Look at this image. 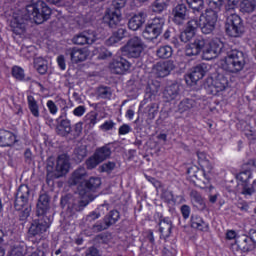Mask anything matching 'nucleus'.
Listing matches in <instances>:
<instances>
[{"mask_svg": "<svg viewBox=\"0 0 256 256\" xmlns=\"http://www.w3.org/2000/svg\"><path fill=\"white\" fill-rule=\"evenodd\" d=\"M145 21H147V13L139 12L138 14H134L128 21V28L131 31H138V29L143 27Z\"/></svg>", "mask_w": 256, "mask_h": 256, "instance_id": "24", "label": "nucleus"}, {"mask_svg": "<svg viewBox=\"0 0 256 256\" xmlns=\"http://www.w3.org/2000/svg\"><path fill=\"white\" fill-rule=\"evenodd\" d=\"M64 107L60 109V116L56 119V133L60 137H69L71 133V120L67 119V111H69V106L67 102L63 100Z\"/></svg>", "mask_w": 256, "mask_h": 256, "instance_id": "11", "label": "nucleus"}, {"mask_svg": "<svg viewBox=\"0 0 256 256\" xmlns=\"http://www.w3.org/2000/svg\"><path fill=\"white\" fill-rule=\"evenodd\" d=\"M11 76L13 77V79L19 81L20 83H27V81H31V77H27L25 75V69L18 65L12 66Z\"/></svg>", "mask_w": 256, "mask_h": 256, "instance_id": "30", "label": "nucleus"}, {"mask_svg": "<svg viewBox=\"0 0 256 256\" xmlns=\"http://www.w3.org/2000/svg\"><path fill=\"white\" fill-rule=\"evenodd\" d=\"M191 199H193L194 202L197 203V205H203L205 201L203 200V196H201V193L197 192V190H193L190 193Z\"/></svg>", "mask_w": 256, "mask_h": 256, "instance_id": "55", "label": "nucleus"}, {"mask_svg": "<svg viewBox=\"0 0 256 256\" xmlns=\"http://www.w3.org/2000/svg\"><path fill=\"white\" fill-rule=\"evenodd\" d=\"M85 256H101V253L95 246H91L86 250Z\"/></svg>", "mask_w": 256, "mask_h": 256, "instance_id": "61", "label": "nucleus"}, {"mask_svg": "<svg viewBox=\"0 0 256 256\" xmlns=\"http://www.w3.org/2000/svg\"><path fill=\"white\" fill-rule=\"evenodd\" d=\"M105 27H109V29H112L109 24L105 23L102 20L101 25L96 30H90V32L94 36V43L99 39H105L109 35V31ZM116 28L117 27H114L113 29Z\"/></svg>", "mask_w": 256, "mask_h": 256, "instance_id": "31", "label": "nucleus"}, {"mask_svg": "<svg viewBox=\"0 0 256 256\" xmlns=\"http://www.w3.org/2000/svg\"><path fill=\"white\" fill-rule=\"evenodd\" d=\"M221 51H223V44L216 41H211L209 42L208 47L204 50V56L210 55L206 57V60L211 61V59L218 57Z\"/></svg>", "mask_w": 256, "mask_h": 256, "instance_id": "26", "label": "nucleus"}, {"mask_svg": "<svg viewBox=\"0 0 256 256\" xmlns=\"http://www.w3.org/2000/svg\"><path fill=\"white\" fill-rule=\"evenodd\" d=\"M197 107V101L194 99L185 98L178 104L179 113H185L191 111V109Z\"/></svg>", "mask_w": 256, "mask_h": 256, "instance_id": "34", "label": "nucleus"}, {"mask_svg": "<svg viewBox=\"0 0 256 256\" xmlns=\"http://www.w3.org/2000/svg\"><path fill=\"white\" fill-rule=\"evenodd\" d=\"M69 169H71V163H69V158H67V155L58 156L55 167L56 179H59V177H65V175L69 173Z\"/></svg>", "mask_w": 256, "mask_h": 256, "instance_id": "20", "label": "nucleus"}, {"mask_svg": "<svg viewBox=\"0 0 256 256\" xmlns=\"http://www.w3.org/2000/svg\"><path fill=\"white\" fill-rule=\"evenodd\" d=\"M87 111V108H85V106H77L74 110H73V115L75 117H83V115H85Z\"/></svg>", "mask_w": 256, "mask_h": 256, "instance_id": "59", "label": "nucleus"}, {"mask_svg": "<svg viewBox=\"0 0 256 256\" xmlns=\"http://www.w3.org/2000/svg\"><path fill=\"white\" fill-rule=\"evenodd\" d=\"M207 73V64L201 63L192 68V71L185 76L186 84L190 87L197 85L198 81H201Z\"/></svg>", "mask_w": 256, "mask_h": 256, "instance_id": "13", "label": "nucleus"}, {"mask_svg": "<svg viewBox=\"0 0 256 256\" xmlns=\"http://www.w3.org/2000/svg\"><path fill=\"white\" fill-rule=\"evenodd\" d=\"M163 27H165V18L156 16L152 20L148 21L142 32V37H144L146 41H153L163 33Z\"/></svg>", "mask_w": 256, "mask_h": 256, "instance_id": "7", "label": "nucleus"}, {"mask_svg": "<svg viewBox=\"0 0 256 256\" xmlns=\"http://www.w3.org/2000/svg\"><path fill=\"white\" fill-rule=\"evenodd\" d=\"M105 45L107 47H113V45H117V43H119V41L117 40V38L112 34L108 39L105 40Z\"/></svg>", "mask_w": 256, "mask_h": 256, "instance_id": "63", "label": "nucleus"}, {"mask_svg": "<svg viewBox=\"0 0 256 256\" xmlns=\"http://www.w3.org/2000/svg\"><path fill=\"white\" fill-rule=\"evenodd\" d=\"M164 96L168 101H173V99H177L179 96V84H172L166 87L164 91Z\"/></svg>", "mask_w": 256, "mask_h": 256, "instance_id": "37", "label": "nucleus"}, {"mask_svg": "<svg viewBox=\"0 0 256 256\" xmlns=\"http://www.w3.org/2000/svg\"><path fill=\"white\" fill-rule=\"evenodd\" d=\"M173 229V222L169 217H160L159 222V232L160 233H167V235H171V231Z\"/></svg>", "mask_w": 256, "mask_h": 256, "instance_id": "33", "label": "nucleus"}, {"mask_svg": "<svg viewBox=\"0 0 256 256\" xmlns=\"http://www.w3.org/2000/svg\"><path fill=\"white\" fill-rule=\"evenodd\" d=\"M225 31L228 37H241L245 33V26L243 25L241 16L237 14L228 16L225 23Z\"/></svg>", "mask_w": 256, "mask_h": 256, "instance_id": "10", "label": "nucleus"}, {"mask_svg": "<svg viewBox=\"0 0 256 256\" xmlns=\"http://www.w3.org/2000/svg\"><path fill=\"white\" fill-rule=\"evenodd\" d=\"M87 175V170L83 167L77 168L70 178L68 179L69 185L72 187H77L79 195L85 196L88 193H95L99 187H101V178L99 177H90L88 180H85Z\"/></svg>", "mask_w": 256, "mask_h": 256, "instance_id": "2", "label": "nucleus"}, {"mask_svg": "<svg viewBox=\"0 0 256 256\" xmlns=\"http://www.w3.org/2000/svg\"><path fill=\"white\" fill-rule=\"evenodd\" d=\"M115 125L116 123L113 120H106L99 126V129L101 131H113V129H115Z\"/></svg>", "mask_w": 256, "mask_h": 256, "instance_id": "52", "label": "nucleus"}, {"mask_svg": "<svg viewBox=\"0 0 256 256\" xmlns=\"http://www.w3.org/2000/svg\"><path fill=\"white\" fill-rule=\"evenodd\" d=\"M51 13V7H49L45 1L38 0L26 5L25 20L33 19L36 25H41V23H45V21H49V19H51Z\"/></svg>", "mask_w": 256, "mask_h": 256, "instance_id": "5", "label": "nucleus"}, {"mask_svg": "<svg viewBox=\"0 0 256 256\" xmlns=\"http://www.w3.org/2000/svg\"><path fill=\"white\" fill-rule=\"evenodd\" d=\"M173 12V23L175 25H183L187 20V6L185 4H178Z\"/></svg>", "mask_w": 256, "mask_h": 256, "instance_id": "27", "label": "nucleus"}, {"mask_svg": "<svg viewBox=\"0 0 256 256\" xmlns=\"http://www.w3.org/2000/svg\"><path fill=\"white\" fill-rule=\"evenodd\" d=\"M46 106L48 108L50 115H57L59 108L57 107V104H55L53 100H48L46 103Z\"/></svg>", "mask_w": 256, "mask_h": 256, "instance_id": "57", "label": "nucleus"}, {"mask_svg": "<svg viewBox=\"0 0 256 256\" xmlns=\"http://www.w3.org/2000/svg\"><path fill=\"white\" fill-rule=\"evenodd\" d=\"M181 215L184 219V221H187L189 217H191V207L187 204H184L180 208Z\"/></svg>", "mask_w": 256, "mask_h": 256, "instance_id": "56", "label": "nucleus"}, {"mask_svg": "<svg viewBox=\"0 0 256 256\" xmlns=\"http://www.w3.org/2000/svg\"><path fill=\"white\" fill-rule=\"evenodd\" d=\"M34 68L40 75H45V73H47V69H49L47 61L43 59V57L34 59Z\"/></svg>", "mask_w": 256, "mask_h": 256, "instance_id": "39", "label": "nucleus"}, {"mask_svg": "<svg viewBox=\"0 0 256 256\" xmlns=\"http://www.w3.org/2000/svg\"><path fill=\"white\" fill-rule=\"evenodd\" d=\"M98 117H99V113H97L96 111H90L86 115L87 125L88 127H90V129H93V127H95V125L99 123Z\"/></svg>", "mask_w": 256, "mask_h": 256, "instance_id": "44", "label": "nucleus"}, {"mask_svg": "<svg viewBox=\"0 0 256 256\" xmlns=\"http://www.w3.org/2000/svg\"><path fill=\"white\" fill-rule=\"evenodd\" d=\"M197 158H198V165L200 167H206L208 171L210 169H213V165H211V162L209 161V159H207V153L197 152Z\"/></svg>", "mask_w": 256, "mask_h": 256, "instance_id": "43", "label": "nucleus"}, {"mask_svg": "<svg viewBox=\"0 0 256 256\" xmlns=\"http://www.w3.org/2000/svg\"><path fill=\"white\" fill-rule=\"evenodd\" d=\"M207 45V41L203 36H198L194 39V42L186 45L185 55L186 57H197L199 53L203 51L205 46Z\"/></svg>", "mask_w": 256, "mask_h": 256, "instance_id": "16", "label": "nucleus"}, {"mask_svg": "<svg viewBox=\"0 0 256 256\" xmlns=\"http://www.w3.org/2000/svg\"><path fill=\"white\" fill-rule=\"evenodd\" d=\"M67 55L70 56L72 63H83V61H87V57H89V50L87 48H77L72 47L67 50Z\"/></svg>", "mask_w": 256, "mask_h": 256, "instance_id": "21", "label": "nucleus"}, {"mask_svg": "<svg viewBox=\"0 0 256 256\" xmlns=\"http://www.w3.org/2000/svg\"><path fill=\"white\" fill-rule=\"evenodd\" d=\"M97 93L100 99H111L113 97V92L109 86H99Z\"/></svg>", "mask_w": 256, "mask_h": 256, "instance_id": "45", "label": "nucleus"}, {"mask_svg": "<svg viewBox=\"0 0 256 256\" xmlns=\"http://www.w3.org/2000/svg\"><path fill=\"white\" fill-rule=\"evenodd\" d=\"M57 65L61 71H65L67 69V63L65 61V56L63 54L59 55L56 59Z\"/></svg>", "mask_w": 256, "mask_h": 256, "instance_id": "58", "label": "nucleus"}, {"mask_svg": "<svg viewBox=\"0 0 256 256\" xmlns=\"http://www.w3.org/2000/svg\"><path fill=\"white\" fill-rule=\"evenodd\" d=\"M81 133H83V123L78 122L73 128L71 127L69 135H72V139H77L81 136Z\"/></svg>", "mask_w": 256, "mask_h": 256, "instance_id": "48", "label": "nucleus"}, {"mask_svg": "<svg viewBox=\"0 0 256 256\" xmlns=\"http://www.w3.org/2000/svg\"><path fill=\"white\" fill-rule=\"evenodd\" d=\"M93 231H96L97 233H100V231H105V229H109V226L104 222H97L92 227Z\"/></svg>", "mask_w": 256, "mask_h": 256, "instance_id": "60", "label": "nucleus"}, {"mask_svg": "<svg viewBox=\"0 0 256 256\" xmlns=\"http://www.w3.org/2000/svg\"><path fill=\"white\" fill-rule=\"evenodd\" d=\"M121 51L127 57L137 59L143 53V41L139 37H133L121 48Z\"/></svg>", "mask_w": 256, "mask_h": 256, "instance_id": "12", "label": "nucleus"}, {"mask_svg": "<svg viewBox=\"0 0 256 256\" xmlns=\"http://www.w3.org/2000/svg\"><path fill=\"white\" fill-rule=\"evenodd\" d=\"M127 5V0H113L112 9H108L103 16V22L107 23L111 28L117 27L121 23L122 15L121 9Z\"/></svg>", "mask_w": 256, "mask_h": 256, "instance_id": "8", "label": "nucleus"}, {"mask_svg": "<svg viewBox=\"0 0 256 256\" xmlns=\"http://www.w3.org/2000/svg\"><path fill=\"white\" fill-rule=\"evenodd\" d=\"M236 179L238 181V185H240L242 191V195L245 197H251L253 193H255L256 179L253 180L251 184V179H253V171L251 169L242 170L239 174H237Z\"/></svg>", "mask_w": 256, "mask_h": 256, "instance_id": "9", "label": "nucleus"}, {"mask_svg": "<svg viewBox=\"0 0 256 256\" xmlns=\"http://www.w3.org/2000/svg\"><path fill=\"white\" fill-rule=\"evenodd\" d=\"M26 253L27 244L25 242H16L10 250V256H25Z\"/></svg>", "mask_w": 256, "mask_h": 256, "instance_id": "35", "label": "nucleus"}, {"mask_svg": "<svg viewBox=\"0 0 256 256\" xmlns=\"http://www.w3.org/2000/svg\"><path fill=\"white\" fill-rule=\"evenodd\" d=\"M190 227L196 231H201L202 233H209V223L203 220L199 214H192L190 217Z\"/></svg>", "mask_w": 256, "mask_h": 256, "instance_id": "22", "label": "nucleus"}, {"mask_svg": "<svg viewBox=\"0 0 256 256\" xmlns=\"http://www.w3.org/2000/svg\"><path fill=\"white\" fill-rule=\"evenodd\" d=\"M229 87V78L223 74L218 73L215 79L211 80V93L213 95H219L221 91H225Z\"/></svg>", "mask_w": 256, "mask_h": 256, "instance_id": "18", "label": "nucleus"}, {"mask_svg": "<svg viewBox=\"0 0 256 256\" xmlns=\"http://www.w3.org/2000/svg\"><path fill=\"white\" fill-rule=\"evenodd\" d=\"M197 29H199V20H189L184 31L179 35L181 43H189V41L195 37Z\"/></svg>", "mask_w": 256, "mask_h": 256, "instance_id": "19", "label": "nucleus"}, {"mask_svg": "<svg viewBox=\"0 0 256 256\" xmlns=\"http://www.w3.org/2000/svg\"><path fill=\"white\" fill-rule=\"evenodd\" d=\"M146 111H147L149 117L155 118V115H157V113H159V104L150 103L147 106Z\"/></svg>", "mask_w": 256, "mask_h": 256, "instance_id": "51", "label": "nucleus"}, {"mask_svg": "<svg viewBox=\"0 0 256 256\" xmlns=\"http://www.w3.org/2000/svg\"><path fill=\"white\" fill-rule=\"evenodd\" d=\"M151 7L153 13H163L167 9V0H155Z\"/></svg>", "mask_w": 256, "mask_h": 256, "instance_id": "47", "label": "nucleus"}, {"mask_svg": "<svg viewBox=\"0 0 256 256\" xmlns=\"http://www.w3.org/2000/svg\"><path fill=\"white\" fill-rule=\"evenodd\" d=\"M12 33L15 35H23L25 33V18L21 16H14L10 22Z\"/></svg>", "mask_w": 256, "mask_h": 256, "instance_id": "29", "label": "nucleus"}, {"mask_svg": "<svg viewBox=\"0 0 256 256\" xmlns=\"http://www.w3.org/2000/svg\"><path fill=\"white\" fill-rule=\"evenodd\" d=\"M186 3L193 13H201L205 7V0H186Z\"/></svg>", "mask_w": 256, "mask_h": 256, "instance_id": "41", "label": "nucleus"}, {"mask_svg": "<svg viewBox=\"0 0 256 256\" xmlns=\"http://www.w3.org/2000/svg\"><path fill=\"white\" fill-rule=\"evenodd\" d=\"M100 161L99 159L95 156V154H93L92 156H90L86 161H85V165L86 168L91 170V169H95L97 167V165H100Z\"/></svg>", "mask_w": 256, "mask_h": 256, "instance_id": "49", "label": "nucleus"}, {"mask_svg": "<svg viewBox=\"0 0 256 256\" xmlns=\"http://www.w3.org/2000/svg\"><path fill=\"white\" fill-rule=\"evenodd\" d=\"M247 65V54L241 50H231L224 59L222 69L228 73H240Z\"/></svg>", "mask_w": 256, "mask_h": 256, "instance_id": "6", "label": "nucleus"}, {"mask_svg": "<svg viewBox=\"0 0 256 256\" xmlns=\"http://www.w3.org/2000/svg\"><path fill=\"white\" fill-rule=\"evenodd\" d=\"M17 142V135L15 133L0 129V147H13Z\"/></svg>", "mask_w": 256, "mask_h": 256, "instance_id": "25", "label": "nucleus"}, {"mask_svg": "<svg viewBox=\"0 0 256 256\" xmlns=\"http://www.w3.org/2000/svg\"><path fill=\"white\" fill-rule=\"evenodd\" d=\"M116 163L115 162H111L108 161L104 164L101 165L100 169L102 173H111V171H113L116 167Z\"/></svg>", "mask_w": 256, "mask_h": 256, "instance_id": "54", "label": "nucleus"}, {"mask_svg": "<svg viewBox=\"0 0 256 256\" xmlns=\"http://www.w3.org/2000/svg\"><path fill=\"white\" fill-rule=\"evenodd\" d=\"M225 0H209V9H206L204 13L200 15L198 21V27H200L204 35H211L215 31V25H217V19L219 17V11L223 7Z\"/></svg>", "mask_w": 256, "mask_h": 256, "instance_id": "3", "label": "nucleus"}, {"mask_svg": "<svg viewBox=\"0 0 256 256\" xmlns=\"http://www.w3.org/2000/svg\"><path fill=\"white\" fill-rule=\"evenodd\" d=\"M131 132V126L129 124H123L118 129V135H127Z\"/></svg>", "mask_w": 256, "mask_h": 256, "instance_id": "62", "label": "nucleus"}, {"mask_svg": "<svg viewBox=\"0 0 256 256\" xmlns=\"http://www.w3.org/2000/svg\"><path fill=\"white\" fill-rule=\"evenodd\" d=\"M85 157H87V148L86 147L80 146L78 148H75L74 161H76V163H81V161H83V159H85Z\"/></svg>", "mask_w": 256, "mask_h": 256, "instance_id": "46", "label": "nucleus"}, {"mask_svg": "<svg viewBox=\"0 0 256 256\" xmlns=\"http://www.w3.org/2000/svg\"><path fill=\"white\" fill-rule=\"evenodd\" d=\"M235 243L237 250L241 253H251V251H255V239L249 235L243 234L238 236Z\"/></svg>", "mask_w": 256, "mask_h": 256, "instance_id": "17", "label": "nucleus"}, {"mask_svg": "<svg viewBox=\"0 0 256 256\" xmlns=\"http://www.w3.org/2000/svg\"><path fill=\"white\" fill-rule=\"evenodd\" d=\"M159 59H169L173 56V48L169 45L160 46L156 52Z\"/></svg>", "mask_w": 256, "mask_h": 256, "instance_id": "42", "label": "nucleus"}, {"mask_svg": "<svg viewBox=\"0 0 256 256\" xmlns=\"http://www.w3.org/2000/svg\"><path fill=\"white\" fill-rule=\"evenodd\" d=\"M154 69L156 70V74L158 77H167L173 69H175V65L171 61H164V62H157L154 66Z\"/></svg>", "mask_w": 256, "mask_h": 256, "instance_id": "28", "label": "nucleus"}, {"mask_svg": "<svg viewBox=\"0 0 256 256\" xmlns=\"http://www.w3.org/2000/svg\"><path fill=\"white\" fill-rule=\"evenodd\" d=\"M94 155L99 159L101 163H103V161H106V159L111 157V147H109V145H104L100 148H97L94 152Z\"/></svg>", "mask_w": 256, "mask_h": 256, "instance_id": "36", "label": "nucleus"}, {"mask_svg": "<svg viewBox=\"0 0 256 256\" xmlns=\"http://www.w3.org/2000/svg\"><path fill=\"white\" fill-rule=\"evenodd\" d=\"M197 171H199V168L196 165H193L187 169V175H189L191 179H194Z\"/></svg>", "mask_w": 256, "mask_h": 256, "instance_id": "64", "label": "nucleus"}, {"mask_svg": "<svg viewBox=\"0 0 256 256\" xmlns=\"http://www.w3.org/2000/svg\"><path fill=\"white\" fill-rule=\"evenodd\" d=\"M31 197V188L27 184H22L19 186L14 201V208L19 213V221L22 223H27L31 215V204H29V199Z\"/></svg>", "mask_w": 256, "mask_h": 256, "instance_id": "4", "label": "nucleus"}, {"mask_svg": "<svg viewBox=\"0 0 256 256\" xmlns=\"http://www.w3.org/2000/svg\"><path fill=\"white\" fill-rule=\"evenodd\" d=\"M96 51L98 53V59L105 60L108 59V57H111L113 54L105 48V46H100L96 48Z\"/></svg>", "mask_w": 256, "mask_h": 256, "instance_id": "50", "label": "nucleus"}, {"mask_svg": "<svg viewBox=\"0 0 256 256\" xmlns=\"http://www.w3.org/2000/svg\"><path fill=\"white\" fill-rule=\"evenodd\" d=\"M109 69L112 70L116 75H125V73H129L131 63L127 59L117 56L114 57L109 63Z\"/></svg>", "mask_w": 256, "mask_h": 256, "instance_id": "15", "label": "nucleus"}, {"mask_svg": "<svg viewBox=\"0 0 256 256\" xmlns=\"http://www.w3.org/2000/svg\"><path fill=\"white\" fill-rule=\"evenodd\" d=\"M121 219V214L118 210H111L105 217H104V223L107 227H111V225H115L117 221Z\"/></svg>", "mask_w": 256, "mask_h": 256, "instance_id": "38", "label": "nucleus"}, {"mask_svg": "<svg viewBox=\"0 0 256 256\" xmlns=\"http://www.w3.org/2000/svg\"><path fill=\"white\" fill-rule=\"evenodd\" d=\"M239 3L242 13H253L255 11V0H227L226 11H233Z\"/></svg>", "mask_w": 256, "mask_h": 256, "instance_id": "14", "label": "nucleus"}, {"mask_svg": "<svg viewBox=\"0 0 256 256\" xmlns=\"http://www.w3.org/2000/svg\"><path fill=\"white\" fill-rule=\"evenodd\" d=\"M72 43L74 45H93L95 36L92 35L91 30L83 31L73 37Z\"/></svg>", "mask_w": 256, "mask_h": 256, "instance_id": "23", "label": "nucleus"}, {"mask_svg": "<svg viewBox=\"0 0 256 256\" xmlns=\"http://www.w3.org/2000/svg\"><path fill=\"white\" fill-rule=\"evenodd\" d=\"M51 210V197L47 194H41L36 204V215L38 219L32 221L28 228V239H35L41 237L53 224V216L49 211Z\"/></svg>", "mask_w": 256, "mask_h": 256, "instance_id": "1", "label": "nucleus"}, {"mask_svg": "<svg viewBox=\"0 0 256 256\" xmlns=\"http://www.w3.org/2000/svg\"><path fill=\"white\" fill-rule=\"evenodd\" d=\"M211 171H213V169L209 170L207 167L198 168L194 179L197 181H202V183H209V181H211Z\"/></svg>", "mask_w": 256, "mask_h": 256, "instance_id": "32", "label": "nucleus"}, {"mask_svg": "<svg viewBox=\"0 0 256 256\" xmlns=\"http://www.w3.org/2000/svg\"><path fill=\"white\" fill-rule=\"evenodd\" d=\"M27 103L30 113H32L33 117H39V104H37V100L33 95L27 96Z\"/></svg>", "mask_w": 256, "mask_h": 256, "instance_id": "40", "label": "nucleus"}, {"mask_svg": "<svg viewBox=\"0 0 256 256\" xmlns=\"http://www.w3.org/2000/svg\"><path fill=\"white\" fill-rule=\"evenodd\" d=\"M112 35L116 38V41H118L119 43L120 41H123L125 37H127V29L118 28L117 31L113 32Z\"/></svg>", "mask_w": 256, "mask_h": 256, "instance_id": "53", "label": "nucleus"}]
</instances>
